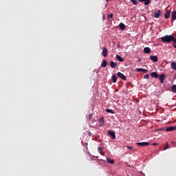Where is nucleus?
<instances>
[{"mask_svg":"<svg viewBox=\"0 0 176 176\" xmlns=\"http://www.w3.org/2000/svg\"><path fill=\"white\" fill-rule=\"evenodd\" d=\"M111 80H112V82H113V83H116V81H117V78H116V75H113V76H112Z\"/></svg>","mask_w":176,"mask_h":176,"instance_id":"obj_20","label":"nucleus"},{"mask_svg":"<svg viewBox=\"0 0 176 176\" xmlns=\"http://www.w3.org/2000/svg\"><path fill=\"white\" fill-rule=\"evenodd\" d=\"M176 130V126H168L166 129L165 131L169 132V131H175Z\"/></svg>","mask_w":176,"mask_h":176,"instance_id":"obj_4","label":"nucleus"},{"mask_svg":"<svg viewBox=\"0 0 176 176\" xmlns=\"http://www.w3.org/2000/svg\"><path fill=\"white\" fill-rule=\"evenodd\" d=\"M170 11H167L165 14H164V17L165 19H168L169 16H170Z\"/></svg>","mask_w":176,"mask_h":176,"instance_id":"obj_21","label":"nucleus"},{"mask_svg":"<svg viewBox=\"0 0 176 176\" xmlns=\"http://www.w3.org/2000/svg\"><path fill=\"white\" fill-rule=\"evenodd\" d=\"M175 39V37L172 35H166L165 36H162L161 40L163 43H173V41Z\"/></svg>","mask_w":176,"mask_h":176,"instance_id":"obj_1","label":"nucleus"},{"mask_svg":"<svg viewBox=\"0 0 176 176\" xmlns=\"http://www.w3.org/2000/svg\"><path fill=\"white\" fill-rule=\"evenodd\" d=\"M140 2L144 1V5L148 6L151 3V0H139Z\"/></svg>","mask_w":176,"mask_h":176,"instance_id":"obj_14","label":"nucleus"},{"mask_svg":"<svg viewBox=\"0 0 176 176\" xmlns=\"http://www.w3.org/2000/svg\"><path fill=\"white\" fill-rule=\"evenodd\" d=\"M117 75L122 80H126V76L123 74H122L121 72H118Z\"/></svg>","mask_w":176,"mask_h":176,"instance_id":"obj_5","label":"nucleus"},{"mask_svg":"<svg viewBox=\"0 0 176 176\" xmlns=\"http://www.w3.org/2000/svg\"><path fill=\"white\" fill-rule=\"evenodd\" d=\"M117 47H118V48H120V44H118V45H117Z\"/></svg>","mask_w":176,"mask_h":176,"instance_id":"obj_35","label":"nucleus"},{"mask_svg":"<svg viewBox=\"0 0 176 176\" xmlns=\"http://www.w3.org/2000/svg\"><path fill=\"white\" fill-rule=\"evenodd\" d=\"M150 59L153 60V62H157L158 58L157 56H151Z\"/></svg>","mask_w":176,"mask_h":176,"instance_id":"obj_9","label":"nucleus"},{"mask_svg":"<svg viewBox=\"0 0 176 176\" xmlns=\"http://www.w3.org/2000/svg\"><path fill=\"white\" fill-rule=\"evenodd\" d=\"M173 43V46L176 49V39L174 38V40L172 41Z\"/></svg>","mask_w":176,"mask_h":176,"instance_id":"obj_26","label":"nucleus"},{"mask_svg":"<svg viewBox=\"0 0 176 176\" xmlns=\"http://www.w3.org/2000/svg\"><path fill=\"white\" fill-rule=\"evenodd\" d=\"M107 66V61L105 60H102L101 67H105Z\"/></svg>","mask_w":176,"mask_h":176,"instance_id":"obj_22","label":"nucleus"},{"mask_svg":"<svg viewBox=\"0 0 176 176\" xmlns=\"http://www.w3.org/2000/svg\"><path fill=\"white\" fill-rule=\"evenodd\" d=\"M136 144L138 145V146H147L148 145H149V142H138L136 143Z\"/></svg>","mask_w":176,"mask_h":176,"instance_id":"obj_3","label":"nucleus"},{"mask_svg":"<svg viewBox=\"0 0 176 176\" xmlns=\"http://www.w3.org/2000/svg\"><path fill=\"white\" fill-rule=\"evenodd\" d=\"M107 163L110 164H114V160L111 159V158H107Z\"/></svg>","mask_w":176,"mask_h":176,"instance_id":"obj_17","label":"nucleus"},{"mask_svg":"<svg viewBox=\"0 0 176 176\" xmlns=\"http://www.w3.org/2000/svg\"><path fill=\"white\" fill-rule=\"evenodd\" d=\"M108 134L111 137L112 140H115L116 138V134L113 131H108Z\"/></svg>","mask_w":176,"mask_h":176,"instance_id":"obj_6","label":"nucleus"},{"mask_svg":"<svg viewBox=\"0 0 176 176\" xmlns=\"http://www.w3.org/2000/svg\"><path fill=\"white\" fill-rule=\"evenodd\" d=\"M156 145H157V143H153V146H156Z\"/></svg>","mask_w":176,"mask_h":176,"instance_id":"obj_34","label":"nucleus"},{"mask_svg":"<svg viewBox=\"0 0 176 176\" xmlns=\"http://www.w3.org/2000/svg\"><path fill=\"white\" fill-rule=\"evenodd\" d=\"M113 16V14H110L108 16L109 19H112Z\"/></svg>","mask_w":176,"mask_h":176,"instance_id":"obj_32","label":"nucleus"},{"mask_svg":"<svg viewBox=\"0 0 176 176\" xmlns=\"http://www.w3.org/2000/svg\"><path fill=\"white\" fill-rule=\"evenodd\" d=\"M116 58L120 61V62H122L124 60V59L119 55H116Z\"/></svg>","mask_w":176,"mask_h":176,"instance_id":"obj_23","label":"nucleus"},{"mask_svg":"<svg viewBox=\"0 0 176 176\" xmlns=\"http://www.w3.org/2000/svg\"><path fill=\"white\" fill-rule=\"evenodd\" d=\"M169 148V145L167 144L166 146L165 147H164V151H166V149H168Z\"/></svg>","mask_w":176,"mask_h":176,"instance_id":"obj_30","label":"nucleus"},{"mask_svg":"<svg viewBox=\"0 0 176 176\" xmlns=\"http://www.w3.org/2000/svg\"><path fill=\"white\" fill-rule=\"evenodd\" d=\"M107 1L108 2V1H109V0H107Z\"/></svg>","mask_w":176,"mask_h":176,"instance_id":"obj_37","label":"nucleus"},{"mask_svg":"<svg viewBox=\"0 0 176 176\" xmlns=\"http://www.w3.org/2000/svg\"><path fill=\"white\" fill-rule=\"evenodd\" d=\"M151 76L152 78H158V74L157 72H152L151 74Z\"/></svg>","mask_w":176,"mask_h":176,"instance_id":"obj_15","label":"nucleus"},{"mask_svg":"<svg viewBox=\"0 0 176 176\" xmlns=\"http://www.w3.org/2000/svg\"><path fill=\"white\" fill-rule=\"evenodd\" d=\"M159 80H160L161 84L164 83V74H160L159 76Z\"/></svg>","mask_w":176,"mask_h":176,"instance_id":"obj_7","label":"nucleus"},{"mask_svg":"<svg viewBox=\"0 0 176 176\" xmlns=\"http://www.w3.org/2000/svg\"><path fill=\"white\" fill-rule=\"evenodd\" d=\"M144 78L145 79H148V78H149V75H148V74H146V75H145V76H144Z\"/></svg>","mask_w":176,"mask_h":176,"instance_id":"obj_31","label":"nucleus"},{"mask_svg":"<svg viewBox=\"0 0 176 176\" xmlns=\"http://www.w3.org/2000/svg\"><path fill=\"white\" fill-rule=\"evenodd\" d=\"M137 72H143V73H147L148 72V70L147 69H143V68H138L137 69Z\"/></svg>","mask_w":176,"mask_h":176,"instance_id":"obj_11","label":"nucleus"},{"mask_svg":"<svg viewBox=\"0 0 176 176\" xmlns=\"http://www.w3.org/2000/svg\"><path fill=\"white\" fill-rule=\"evenodd\" d=\"M171 67L173 69L176 70V63H171Z\"/></svg>","mask_w":176,"mask_h":176,"instance_id":"obj_25","label":"nucleus"},{"mask_svg":"<svg viewBox=\"0 0 176 176\" xmlns=\"http://www.w3.org/2000/svg\"><path fill=\"white\" fill-rule=\"evenodd\" d=\"M138 62H140V61H141V59H140V58H139V59L138 60Z\"/></svg>","mask_w":176,"mask_h":176,"instance_id":"obj_36","label":"nucleus"},{"mask_svg":"<svg viewBox=\"0 0 176 176\" xmlns=\"http://www.w3.org/2000/svg\"><path fill=\"white\" fill-rule=\"evenodd\" d=\"M131 1L133 3V5H137L138 2L136 0H131Z\"/></svg>","mask_w":176,"mask_h":176,"instance_id":"obj_28","label":"nucleus"},{"mask_svg":"<svg viewBox=\"0 0 176 176\" xmlns=\"http://www.w3.org/2000/svg\"><path fill=\"white\" fill-rule=\"evenodd\" d=\"M107 54H108V51L107 50V48H104L103 50H102V56L104 57H107Z\"/></svg>","mask_w":176,"mask_h":176,"instance_id":"obj_10","label":"nucleus"},{"mask_svg":"<svg viewBox=\"0 0 176 176\" xmlns=\"http://www.w3.org/2000/svg\"><path fill=\"white\" fill-rule=\"evenodd\" d=\"M170 91L176 93V85H173L170 88Z\"/></svg>","mask_w":176,"mask_h":176,"instance_id":"obj_16","label":"nucleus"},{"mask_svg":"<svg viewBox=\"0 0 176 176\" xmlns=\"http://www.w3.org/2000/svg\"><path fill=\"white\" fill-rule=\"evenodd\" d=\"M128 149H133V146H127Z\"/></svg>","mask_w":176,"mask_h":176,"instance_id":"obj_33","label":"nucleus"},{"mask_svg":"<svg viewBox=\"0 0 176 176\" xmlns=\"http://www.w3.org/2000/svg\"><path fill=\"white\" fill-rule=\"evenodd\" d=\"M89 120H91V119H93V113H90L89 115Z\"/></svg>","mask_w":176,"mask_h":176,"instance_id":"obj_29","label":"nucleus"},{"mask_svg":"<svg viewBox=\"0 0 176 176\" xmlns=\"http://www.w3.org/2000/svg\"><path fill=\"white\" fill-rule=\"evenodd\" d=\"M151 49L149 48V47H145L144 49V53H146V54H149L150 52H151Z\"/></svg>","mask_w":176,"mask_h":176,"instance_id":"obj_19","label":"nucleus"},{"mask_svg":"<svg viewBox=\"0 0 176 176\" xmlns=\"http://www.w3.org/2000/svg\"><path fill=\"white\" fill-rule=\"evenodd\" d=\"M160 14H161V10H157V12H155V14H154V17L156 18V19H157V18L160 17Z\"/></svg>","mask_w":176,"mask_h":176,"instance_id":"obj_8","label":"nucleus"},{"mask_svg":"<svg viewBox=\"0 0 176 176\" xmlns=\"http://www.w3.org/2000/svg\"><path fill=\"white\" fill-rule=\"evenodd\" d=\"M106 111L108 112V113H114V112L111 109H106Z\"/></svg>","mask_w":176,"mask_h":176,"instance_id":"obj_27","label":"nucleus"},{"mask_svg":"<svg viewBox=\"0 0 176 176\" xmlns=\"http://www.w3.org/2000/svg\"><path fill=\"white\" fill-rule=\"evenodd\" d=\"M116 65H117V63H114L112 60L110 61V66H111V68L116 67Z\"/></svg>","mask_w":176,"mask_h":176,"instance_id":"obj_18","label":"nucleus"},{"mask_svg":"<svg viewBox=\"0 0 176 176\" xmlns=\"http://www.w3.org/2000/svg\"><path fill=\"white\" fill-rule=\"evenodd\" d=\"M172 23L176 19V10L173 11L172 13Z\"/></svg>","mask_w":176,"mask_h":176,"instance_id":"obj_12","label":"nucleus"},{"mask_svg":"<svg viewBox=\"0 0 176 176\" xmlns=\"http://www.w3.org/2000/svg\"><path fill=\"white\" fill-rule=\"evenodd\" d=\"M119 27H120V30H124L125 29V25L124 24H123L122 23H121L120 25H119Z\"/></svg>","mask_w":176,"mask_h":176,"instance_id":"obj_24","label":"nucleus"},{"mask_svg":"<svg viewBox=\"0 0 176 176\" xmlns=\"http://www.w3.org/2000/svg\"><path fill=\"white\" fill-rule=\"evenodd\" d=\"M128 176H130V175H128Z\"/></svg>","mask_w":176,"mask_h":176,"instance_id":"obj_38","label":"nucleus"},{"mask_svg":"<svg viewBox=\"0 0 176 176\" xmlns=\"http://www.w3.org/2000/svg\"><path fill=\"white\" fill-rule=\"evenodd\" d=\"M98 122H99V126L102 127V126H104V117H100L98 119Z\"/></svg>","mask_w":176,"mask_h":176,"instance_id":"obj_2","label":"nucleus"},{"mask_svg":"<svg viewBox=\"0 0 176 176\" xmlns=\"http://www.w3.org/2000/svg\"><path fill=\"white\" fill-rule=\"evenodd\" d=\"M98 152H99L100 154L102 155V156H104V151H102V148L98 147Z\"/></svg>","mask_w":176,"mask_h":176,"instance_id":"obj_13","label":"nucleus"}]
</instances>
